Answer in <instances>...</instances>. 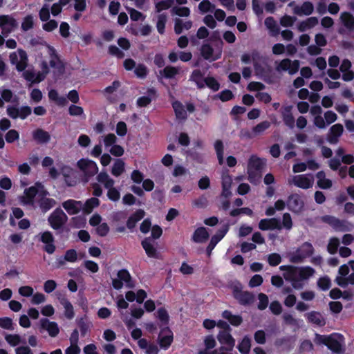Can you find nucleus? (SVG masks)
I'll list each match as a JSON object with an SVG mask.
<instances>
[{
    "instance_id": "obj_1",
    "label": "nucleus",
    "mask_w": 354,
    "mask_h": 354,
    "mask_svg": "<svg viewBox=\"0 0 354 354\" xmlns=\"http://www.w3.org/2000/svg\"><path fill=\"white\" fill-rule=\"evenodd\" d=\"M67 221V215L59 207L56 208L48 218V221L50 227L59 232L63 231Z\"/></svg>"
},
{
    "instance_id": "obj_2",
    "label": "nucleus",
    "mask_w": 354,
    "mask_h": 354,
    "mask_svg": "<svg viewBox=\"0 0 354 354\" xmlns=\"http://www.w3.org/2000/svg\"><path fill=\"white\" fill-rule=\"evenodd\" d=\"M279 269L284 271L283 275L286 281H290L295 289H301L304 286L303 279L296 274V267L293 266H281Z\"/></svg>"
},
{
    "instance_id": "obj_3",
    "label": "nucleus",
    "mask_w": 354,
    "mask_h": 354,
    "mask_svg": "<svg viewBox=\"0 0 354 354\" xmlns=\"http://www.w3.org/2000/svg\"><path fill=\"white\" fill-rule=\"evenodd\" d=\"M314 252L313 245H301L299 248L290 257V261L293 263H299L310 257Z\"/></svg>"
},
{
    "instance_id": "obj_4",
    "label": "nucleus",
    "mask_w": 354,
    "mask_h": 354,
    "mask_svg": "<svg viewBox=\"0 0 354 354\" xmlns=\"http://www.w3.org/2000/svg\"><path fill=\"white\" fill-rule=\"evenodd\" d=\"M286 205L290 212L297 214L301 213L304 209V201L301 196L297 193L288 196Z\"/></svg>"
},
{
    "instance_id": "obj_5",
    "label": "nucleus",
    "mask_w": 354,
    "mask_h": 354,
    "mask_svg": "<svg viewBox=\"0 0 354 354\" xmlns=\"http://www.w3.org/2000/svg\"><path fill=\"white\" fill-rule=\"evenodd\" d=\"M18 27L17 20L11 15H0V28L3 36L7 37Z\"/></svg>"
},
{
    "instance_id": "obj_6",
    "label": "nucleus",
    "mask_w": 354,
    "mask_h": 354,
    "mask_svg": "<svg viewBox=\"0 0 354 354\" xmlns=\"http://www.w3.org/2000/svg\"><path fill=\"white\" fill-rule=\"evenodd\" d=\"M77 165L87 178L95 176L98 172L96 162L89 159L82 158L77 161Z\"/></svg>"
},
{
    "instance_id": "obj_7",
    "label": "nucleus",
    "mask_w": 354,
    "mask_h": 354,
    "mask_svg": "<svg viewBox=\"0 0 354 354\" xmlns=\"http://www.w3.org/2000/svg\"><path fill=\"white\" fill-rule=\"evenodd\" d=\"M233 297L243 306L252 304L254 301V295L249 291H243L241 287L234 286L233 288Z\"/></svg>"
},
{
    "instance_id": "obj_8",
    "label": "nucleus",
    "mask_w": 354,
    "mask_h": 354,
    "mask_svg": "<svg viewBox=\"0 0 354 354\" xmlns=\"http://www.w3.org/2000/svg\"><path fill=\"white\" fill-rule=\"evenodd\" d=\"M174 341V334L171 330L166 326L160 330L158 337V342L160 347L164 350H167Z\"/></svg>"
},
{
    "instance_id": "obj_9",
    "label": "nucleus",
    "mask_w": 354,
    "mask_h": 354,
    "mask_svg": "<svg viewBox=\"0 0 354 354\" xmlns=\"http://www.w3.org/2000/svg\"><path fill=\"white\" fill-rule=\"evenodd\" d=\"M299 66L300 63L299 60L291 61L290 59L286 58L280 62L276 67V70L278 72L288 71L289 74L293 75L299 71Z\"/></svg>"
},
{
    "instance_id": "obj_10",
    "label": "nucleus",
    "mask_w": 354,
    "mask_h": 354,
    "mask_svg": "<svg viewBox=\"0 0 354 354\" xmlns=\"http://www.w3.org/2000/svg\"><path fill=\"white\" fill-rule=\"evenodd\" d=\"M259 228L261 230H278L282 229L281 222L279 218H263L259 223Z\"/></svg>"
},
{
    "instance_id": "obj_11",
    "label": "nucleus",
    "mask_w": 354,
    "mask_h": 354,
    "mask_svg": "<svg viewBox=\"0 0 354 354\" xmlns=\"http://www.w3.org/2000/svg\"><path fill=\"white\" fill-rule=\"evenodd\" d=\"M309 176H310V178L304 174L295 176L292 178V183L297 187L304 189H309L313 185V176L310 174Z\"/></svg>"
},
{
    "instance_id": "obj_12",
    "label": "nucleus",
    "mask_w": 354,
    "mask_h": 354,
    "mask_svg": "<svg viewBox=\"0 0 354 354\" xmlns=\"http://www.w3.org/2000/svg\"><path fill=\"white\" fill-rule=\"evenodd\" d=\"M146 96H141L137 99L136 104L139 107L147 106L153 100L158 97L157 91L155 88H149L147 91Z\"/></svg>"
},
{
    "instance_id": "obj_13",
    "label": "nucleus",
    "mask_w": 354,
    "mask_h": 354,
    "mask_svg": "<svg viewBox=\"0 0 354 354\" xmlns=\"http://www.w3.org/2000/svg\"><path fill=\"white\" fill-rule=\"evenodd\" d=\"M62 207L69 215H75L82 210V203L80 201L68 199L62 203Z\"/></svg>"
},
{
    "instance_id": "obj_14",
    "label": "nucleus",
    "mask_w": 354,
    "mask_h": 354,
    "mask_svg": "<svg viewBox=\"0 0 354 354\" xmlns=\"http://www.w3.org/2000/svg\"><path fill=\"white\" fill-rule=\"evenodd\" d=\"M308 323L315 324L318 326H324L326 324V319L323 317L321 313L318 311H310L305 314Z\"/></svg>"
},
{
    "instance_id": "obj_15",
    "label": "nucleus",
    "mask_w": 354,
    "mask_h": 354,
    "mask_svg": "<svg viewBox=\"0 0 354 354\" xmlns=\"http://www.w3.org/2000/svg\"><path fill=\"white\" fill-rule=\"evenodd\" d=\"M344 131L343 125L341 124H335L333 125L329 130L328 134V141L330 144H336L338 142V138L342 135Z\"/></svg>"
},
{
    "instance_id": "obj_16",
    "label": "nucleus",
    "mask_w": 354,
    "mask_h": 354,
    "mask_svg": "<svg viewBox=\"0 0 354 354\" xmlns=\"http://www.w3.org/2000/svg\"><path fill=\"white\" fill-rule=\"evenodd\" d=\"M41 327L48 331L49 335L52 337H56L59 333L58 324L55 322H50L46 318H43L40 321Z\"/></svg>"
},
{
    "instance_id": "obj_17",
    "label": "nucleus",
    "mask_w": 354,
    "mask_h": 354,
    "mask_svg": "<svg viewBox=\"0 0 354 354\" xmlns=\"http://www.w3.org/2000/svg\"><path fill=\"white\" fill-rule=\"evenodd\" d=\"M230 333L231 331L221 330L217 335V339L221 344L230 346L229 350H233L235 339Z\"/></svg>"
},
{
    "instance_id": "obj_18",
    "label": "nucleus",
    "mask_w": 354,
    "mask_h": 354,
    "mask_svg": "<svg viewBox=\"0 0 354 354\" xmlns=\"http://www.w3.org/2000/svg\"><path fill=\"white\" fill-rule=\"evenodd\" d=\"M209 237V232L205 227H200L195 230L192 235V241L196 243H205Z\"/></svg>"
},
{
    "instance_id": "obj_19",
    "label": "nucleus",
    "mask_w": 354,
    "mask_h": 354,
    "mask_svg": "<svg viewBox=\"0 0 354 354\" xmlns=\"http://www.w3.org/2000/svg\"><path fill=\"white\" fill-rule=\"evenodd\" d=\"M145 215V212L143 209H137L133 213L127 221V227L132 230L136 225V223L142 220Z\"/></svg>"
},
{
    "instance_id": "obj_20",
    "label": "nucleus",
    "mask_w": 354,
    "mask_h": 354,
    "mask_svg": "<svg viewBox=\"0 0 354 354\" xmlns=\"http://www.w3.org/2000/svg\"><path fill=\"white\" fill-rule=\"evenodd\" d=\"M177 120L185 121L187 118V111L185 110L183 104L178 100H175L171 103Z\"/></svg>"
},
{
    "instance_id": "obj_21",
    "label": "nucleus",
    "mask_w": 354,
    "mask_h": 354,
    "mask_svg": "<svg viewBox=\"0 0 354 354\" xmlns=\"http://www.w3.org/2000/svg\"><path fill=\"white\" fill-rule=\"evenodd\" d=\"M25 196L21 199L23 203L28 205H33L35 197L38 194V189L35 186H31L24 191Z\"/></svg>"
},
{
    "instance_id": "obj_22",
    "label": "nucleus",
    "mask_w": 354,
    "mask_h": 354,
    "mask_svg": "<svg viewBox=\"0 0 354 354\" xmlns=\"http://www.w3.org/2000/svg\"><path fill=\"white\" fill-rule=\"evenodd\" d=\"M32 138L39 144L48 143L50 140L49 133L40 128L35 129L32 132Z\"/></svg>"
},
{
    "instance_id": "obj_23",
    "label": "nucleus",
    "mask_w": 354,
    "mask_h": 354,
    "mask_svg": "<svg viewBox=\"0 0 354 354\" xmlns=\"http://www.w3.org/2000/svg\"><path fill=\"white\" fill-rule=\"evenodd\" d=\"M314 10L313 4L310 1H305L301 6H295L293 9L295 14L297 15H310Z\"/></svg>"
},
{
    "instance_id": "obj_24",
    "label": "nucleus",
    "mask_w": 354,
    "mask_h": 354,
    "mask_svg": "<svg viewBox=\"0 0 354 354\" xmlns=\"http://www.w3.org/2000/svg\"><path fill=\"white\" fill-rule=\"evenodd\" d=\"M204 74L199 69H195L192 71L189 76V81L194 82L198 88L202 89L205 88V82L203 78Z\"/></svg>"
},
{
    "instance_id": "obj_25",
    "label": "nucleus",
    "mask_w": 354,
    "mask_h": 354,
    "mask_svg": "<svg viewBox=\"0 0 354 354\" xmlns=\"http://www.w3.org/2000/svg\"><path fill=\"white\" fill-rule=\"evenodd\" d=\"M291 106H286L284 111L282 112V118L286 126L290 129H293L295 127V120L291 113Z\"/></svg>"
},
{
    "instance_id": "obj_26",
    "label": "nucleus",
    "mask_w": 354,
    "mask_h": 354,
    "mask_svg": "<svg viewBox=\"0 0 354 354\" xmlns=\"http://www.w3.org/2000/svg\"><path fill=\"white\" fill-rule=\"evenodd\" d=\"M100 205V200L96 197H92L86 201L84 204H82V210L84 214H91L95 207Z\"/></svg>"
},
{
    "instance_id": "obj_27",
    "label": "nucleus",
    "mask_w": 354,
    "mask_h": 354,
    "mask_svg": "<svg viewBox=\"0 0 354 354\" xmlns=\"http://www.w3.org/2000/svg\"><path fill=\"white\" fill-rule=\"evenodd\" d=\"M222 316L234 326H239L243 322V319L241 315H232V313L227 310L223 312Z\"/></svg>"
},
{
    "instance_id": "obj_28",
    "label": "nucleus",
    "mask_w": 354,
    "mask_h": 354,
    "mask_svg": "<svg viewBox=\"0 0 354 354\" xmlns=\"http://www.w3.org/2000/svg\"><path fill=\"white\" fill-rule=\"evenodd\" d=\"M340 19L342 24L350 31L354 30V17L349 12H344L341 14Z\"/></svg>"
},
{
    "instance_id": "obj_29",
    "label": "nucleus",
    "mask_w": 354,
    "mask_h": 354,
    "mask_svg": "<svg viewBox=\"0 0 354 354\" xmlns=\"http://www.w3.org/2000/svg\"><path fill=\"white\" fill-rule=\"evenodd\" d=\"M38 204L41 212L45 213L53 207L56 202L53 198L41 196L38 199Z\"/></svg>"
},
{
    "instance_id": "obj_30",
    "label": "nucleus",
    "mask_w": 354,
    "mask_h": 354,
    "mask_svg": "<svg viewBox=\"0 0 354 354\" xmlns=\"http://www.w3.org/2000/svg\"><path fill=\"white\" fill-rule=\"evenodd\" d=\"M60 304L64 307V315L68 319H72L74 317L75 313L73 306L70 301L65 297L59 298Z\"/></svg>"
},
{
    "instance_id": "obj_31",
    "label": "nucleus",
    "mask_w": 354,
    "mask_h": 354,
    "mask_svg": "<svg viewBox=\"0 0 354 354\" xmlns=\"http://www.w3.org/2000/svg\"><path fill=\"white\" fill-rule=\"evenodd\" d=\"M77 324L80 328L82 337H85L92 326V324L88 321V317L86 315L77 320Z\"/></svg>"
},
{
    "instance_id": "obj_32",
    "label": "nucleus",
    "mask_w": 354,
    "mask_h": 354,
    "mask_svg": "<svg viewBox=\"0 0 354 354\" xmlns=\"http://www.w3.org/2000/svg\"><path fill=\"white\" fill-rule=\"evenodd\" d=\"M326 346L333 353H341L342 352L341 343L333 337V335H328Z\"/></svg>"
},
{
    "instance_id": "obj_33",
    "label": "nucleus",
    "mask_w": 354,
    "mask_h": 354,
    "mask_svg": "<svg viewBox=\"0 0 354 354\" xmlns=\"http://www.w3.org/2000/svg\"><path fill=\"white\" fill-rule=\"evenodd\" d=\"M237 349L241 354H249L251 349V339L248 335H245L238 344Z\"/></svg>"
},
{
    "instance_id": "obj_34",
    "label": "nucleus",
    "mask_w": 354,
    "mask_h": 354,
    "mask_svg": "<svg viewBox=\"0 0 354 354\" xmlns=\"http://www.w3.org/2000/svg\"><path fill=\"white\" fill-rule=\"evenodd\" d=\"M214 147L216 153L218 164L222 165L224 162V145L221 140L214 142Z\"/></svg>"
},
{
    "instance_id": "obj_35",
    "label": "nucleus",
    "mask_w": 354,
    "mask_h": 354,
    "mask_svg": "<svg viewBox=\"0 0 354 354\" xmlns=\"http://www.w3.org/2000/svg\"><path fill=\"white\" fill-rule=\"evenodd\" d=\"M125 171V163L122 159H116L111 169V174L115 177L121 176Z\"/></svg>"
},
{
    "instance_id": "obj_36",
    "label": "nucleus",
    "mask_w": 354,
    "mask_h": 354,
    "mask_svg": "<svg viewBox=\"0 0 354 354\" xmlns=\"http://www.w3.org/2000/svg\"><path fill=\"white\" fill-rule=\"evenodd\" d=\"M229 230L227 225H223L219 229L217 230L215 234H214L209 243H218L219 241L225 236Z\"/></svg>"
},
{
    "instance_id": "obj_37",
    "label": "nucleus",
    "mask_w": 354,
    "mask_h": 354,
    "mask_svg": "<svg viewBox=\"0 0 354 354\" xmlns=\"http://www.w3.org/2000/svg\"><path fill=\"white\" fill-rule=\"evenodd\" d=\"M118 277L122 281L126 283L127 287L133 288L134 287V283L132 281V277L129 273V272L126 269H122L118 272Z\"/></svg>"
},
{
    "instance_id": "obj_38",
    "label": "nucleus",
    "mask_w": 354,
    "mask_h": 354,
    "mask_svg": "<svg viewBox=\"0 0 354 354\" xmlns=\"http://www.w3.org/2000/svg\"><path fill=\"white\" fill-rule=\"evenodd\" d=\"M97 180L103 184L105 188H109L114 185L115 181L111 178L106 171H101L97 176Z\"/></svg>"
},
{
    "instance_id": "obj_39",
    "label": "nucleus",
    "mask_w": 354,
    "mask_h": 354,
    "mask_svg": "<svg viewBox=\"0 0 354 354\" xmlns=\"http://www.w3.org/2000/svg\"><path fill=\"white\" fill-rule=\"evenodd\" d=\"M295 272L299 277H300L303 280H305L308 279L314 274L315 270L310 266L302 268L296 267Z\"/></svg>"
},
{
    "instance_id": "obj_40",
    "label": "nucleus",
    "mask_w": 354,
    "mask_h": 354,
    "mask_svg": "<svg viewBox=\"0 0 354 354\" xmlns=\"http://www.w3.org/2000/svg\"><path fill=\"white\" fill-rule=\"evenodd\" d=\"M263 162L262 159L259 157L252 156L249 159L248 168L257 171H261L263 167Z\"/></svg>"
},
{
    "instance_id": "obj_41",
    "label": "nucleus",
    "mask_w": 354,
    "mask_h": 354,
    "mask_svg": "<svg viewBox=\"0 0 354 354\" xmlns=\"http://www.w3.org/2000/svg\"><path fill=\"white\" fill-rule=\"evenodd\" d=\"M77 260V253L75 250L70 249L68 250L63 257V259L59 261V265L63 266L65 261L74 263Z\"/></svg>"
},
{
    "instance_id": "obj_42",
    "label": "nucleus",
    "mask_w": 354,
    "mask_h": 354,
    "mask_svg": "<svg viewBox=\"0 0 354 354\" xmlns=\"http://www.w3.org/2000/svg\"><path fill=\"white\" fill-rule=\"evenodd\" d=\"M48 97L50 100L55 101L59 106H65L67 104V100L64 96H59L58 92L52 89L48 92Z\"/></svg>"
},
{
    "instance_id": "obj_43",
    "label": "nucleus",
    "mask_w": 354,
    "mask_h": 354,
    "mask_svg": "<svg viewBox=\"0 0 354 354\" xmlns=\"http://www.w3.org/2000/svg\"><path fill=\"white\" fill-rule=\"evenodd\" d=\"M159 73L167 79H171L178 73V69L172 66H167L163 70L160 71Z\"/></svg>"
},
{
    "instance_id": "obj_44",
    "label": "nucleus",
    "mask_w": 354,
    "mask_h": 354,
    "mask_svg": "<svg viewBox=\"0 0 354 354\" xmlns=\"http://www.w3.org/2000/svg\"><path fill=\"white\" fill-rule=\"evenodd\" d=\"M145 249L146 254L150 258L162 259L161 253L157 250L154 245H142Z\"/></svg>"
},
{
    "instance_id": "obj_45",
    "label": "nucleus",
    "mask_w": 354,
    "mask_h": 354,
    "mask_svg": "<svg viewBox=\"0 0 354 354\" xmlns=\"http://www.w3.org/2000/svg\"><path fill=\"white\" fill-rule=\"evenodd\" d=\"M321 220L322 222L327 223L335 228H337L342 225V221L339 218L331 215L323 216H322Z\"/></svg>"
},
{
    "instance_id": "obj_46",
    "label": "nucleus",
    "mask_w": 354,
    "mask_h": 354,
    "mask_svg": "<svg viewBox=\"0 0 354 354\" xmlns=\"http://www.w3.org/2000/svg\"><path fill=\"white\" fill-rule=\"evenodd\" d=\"M270 126L271 123L268 120H265L257 124L252 128L254 136H256L262 134L265 131L268 129L270 127Z\"/></svg>"
},
{
    "instance_id": "obj_47",
    "label": "nucleus",
    "mask_w": 354,
    "mask_h": 354,
    "mask_svg": "<svg viewBox=\"0 0 354 354\" xmlns=\"http://www.w3.org/2000/svg\"><path fill=\"white\" fill-rule=\"evenodd\" d=\"M214 53V49L209 44H204L201 48V54L206 60H210Z\"/></svg>"
},
{
    "instance_id": "obj_48",
    "label": "nucleus",
    "mask_w": 354,
    "mask_h": 354,
    "mask_svg": "<svg viewBox=\"0 0 354 354\" xmlns=\"http://www.w3.org/2000/svg\"><path fill=\"white\" fill-rule=\"evenodd\" d=\"M205 86H207L213 91H217L220 88L219 82L214 77H207L204 78Z\"/></svg>"
},
{
    "instance_id": "obj_49",
    "label": "nucleus",
    "mask_w": 354,
    "mask_h": 354,
    "mask_svg": "<svg viewBox=\"0 0 354 354\" xmlns=\"http://www.w3.org/2000/svg\"><path fill=\"white\" fill-rule=\"evenodd\" d=\"M149 70L147 67L143 64H138L134 70V73L137 77L145 79L147 76Z\"/></svg>"
},
{
    "instance_id": "obj_50",
    "label": "nucleus",
    "mask_w": 354,
    "mask_h": 354,
    "mask_svg": "<svg viewBox=\"0 0 354 354\" xmlns=\"http://www.w3.org/2000/svg\"><path fill=\"white\" fill-rule=\"evenodd\" d=\"M167 22V15L165 14H160L158 16L156 28L158 33L163 35L165 31V24Z\"/></svg>"
},
{
    "instance_id": "obj_51",
    "label": "nucleus",
    "mask_w": 354,
    "mask_h": 354,
    "mask_svg": "<svg viewBox=\"0 0 354 354\" xmlns=\"http://www.w3.org/2000/svg\"><path fill=\"white\" fill-rule=\"evenodd\" d=\"M157 317L160 321L162 325H167L169 321V316L167 310L162 307L157 310Z\"/></svg>"
},
{
    "instance_id": "obj_52",
    "label": "nucleus",
    "mask_w": 354,
    "mask_h": 354,
    "mask_svg": "<svg viewBox=\"0 0 354 354\" xmlns=\"http://www.w3.org/2000/svg\"><path fill=\"white\" fill-rule=\"evenodd\" d=\"M215 8V6L212 4L209 0H203L198 5V9L203 13L207 12H212Z\"/></svg>"
},
{
    "instance_id": "obj_53",
    "label": "nucleus",
    "mask_w": 354,
    "mask_h": 354,
    "mask_svg": "<svg viewBox=\"0 0 354 354\" xmlns=\"http://www.w3.org/2000/svg\"><path fill=\"white\" fill-rule=\"evenodd\" d=\"M317 286L324 291L328 290L331 286L330 278L327 276L320 277L317 281Z\"/></svg>"
},
{
    "instance_id": "obj_54",
    "label": "nucleus",
    "mask_w": 354,
    "mask_h": 354,
    "mask_svg": "<svg viewBox=\"0 0 354 354\" xmlns=\"http://www.w3.org/2000/svg\"><path fill=\"white\" fill-rule=\"evenodd\" d=\"M5 139L8 143H13L19 139V133L15 129H10L6 133Z\"/></svg>"
},
{
    "instance_id": "obj_55",
    "label": "nucleus",
    "mask_w": 354,
    "mask_h": 354,
    "mask_svg": "<svg viewBox=\"0 0 354 354\" xmlns=\"http://www.w3.org/2000/svg\"><path fill=\"white\" fill-rule=\"evenodd\" d=\"M6 342L12 346H16L21 343V337L17 334H8L5 337Z\"/></svg>"
},
{
    "instance_id": "obj_56",
    "label": "nucleus",
    "mask_w": 354,
    "mask_h": 354,
    "mask_svg": "<svg viewBox=\"0 0 354 354\" xmlns=\"http://www.w3.org/2000/svg\"><path fill=\"white\" fill-rule=\"evenodd\" d=\"M173 3V0H161L156 3V10L157 12H160L162 10L169 9Z\"/></svg>"
},
{
    "instance_id": "obj_57",
    "label": "nucleus",
    "mask_w": 354,
    "mask_h": 354,
    "mask_svg": "<svg viewBox=\"0 0 354 354\" xmlns=\"http://www.w3.org/2000/svg\"><path fill=\"white\" fill-rule=\"evenodd\" d=\"M106 189H108L107 197L109 200L115 202L120 199V193L115 187L113 186Z\"/></svg>"
},
{
    "instance_id": "obj_58",
    "label": "nucleus",
    "mask_w": 354,
    "mask_h": 354,
    "mask_svg": "<svg viewBox=\"0 0 354 354\" xmlns=\"http://www.w3.org/2000/svg\"><path fill=\"white\" fill-rule=\"evenodd\" d=\"M34 26L33 17L32 15H27L23 20L21 24V29L24 31H28L32 28Z\"/></svg>"
},
{
    "instance_id": "obj_59",
    "label": "nucleus",
    "mask_w": 354,
    "mask_h": 354,
    "mask_svg": "<svg viewBox=\"0 0 354 354\" xmlns=\"http://www.w3.org/2000/svg\"><path fill=\"white\" fill-rule=\"evenodd\" d=\"M216 97L219 98L222 102H227L234 98L233 93L229 89H225L220 92Z\"/></svg>"
},
{
    "instance_id": "obj_60",
    "label": "nucleus",
    "mask_w": 354,
    "mask_h": 354,
    "mask_svg": "<svg viewBox=\"0 0 354 354\" xmlns=\"http://www.w3.org/2000/svg\"><path fill=\"white\" fill-rule=\"evenodd\" d=\"M258 299L259 300L258 304V308L260 310H265L267 308L269 302L268 296L264 293H259L258 295Z\"/></svg>"
},
{
    "instance_id": "obj_61",
    "label": "nucleus",
    "mask_w": 354,
    "mask_h": 354,
    "mask_svg": "<svg viewBox=\"0 0 354 354\" xmlns=\"http://www.w3.org/2000/svg\"><path fill=\"white\" fill-rule=\"evenodd\" d=\"M131 179L136 184H140L144 180V174L139 170L135 169L131 174Z\"/></svg>"
},
{
    "instance_id": "obj_62",
    "label": "nucleus",
    "mask_w": 354,
    "mask_h": 354,
    "mask_svg": "<svg viewBox=\"0 0 354 354\" xmlns=\"http://www.w3.org/2000/svg\"><path fill=\"white\" fill-rule=\"evenodd\" d=\"M254 339L257 344H263L266 342V333L263 330H258L254 334Z\"/></svg>"
},
{
    "instance_id": "obj_63",
    "label": "nucleus",
    "mask_w": 354,
    "mask_h": 354,
    "mask_svg": "<svg viewBox=\"0 0 354 354\" xmlns=\"http://www.w3.org/2000/svg\"><path fill=\"white\" fill-rule=\"evenodd\" d=\"M296 19L295 17L284 15L281 18L280 24L283 27H290L294 24Z\"/></svg>"
},
{
    "instance_id": "obj_64",
    "label": "nucleus",
    "mask_w": 354,
    "mask_h": 354,
    "mask_svg": "<svg viewBox=\"0 0 354 354\" xmlns=\"http://www.w3.org/2000/svg\"><path fill=\"white\" fill-rule=\"evenodd\" d=\"M281 225L282 228L284 227L288 230H290L292 227V221L291 216L289 213H284L283 214Z\"/></svg>"
}]
</instances>
